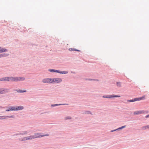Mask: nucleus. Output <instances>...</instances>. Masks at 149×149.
<instances>
[{
    "mask_svg": "<svg viewBox=\"0 0 149 149\" xmlns=\"http://www.w3.org/2000/svg\"><path fill=\"white\" fill-rule=\"evenodd\" d=\"M14 117L15 116L13 115L10 116H7V117L8 118H14Z\"/></svg>",
    "mask_w": 149,
    "mask_h": 149,
    "instance_id": "cd10ccee",
    "label": "nucleus"
},
{
    "mask_svg": "<svg viewBox=\"0 0 149 149\" xmlns=\"http://www.w3.org/2000/svg\"><path fill=\"white\" fill-rule=\"evenodd\" d=\"M29 136L30 140H32L34 139L33 135H31Z\"/></svg>",
    "mask_w": 149,
    "mask_h": 149,
    "instance_id": "393cba45",
    "label": "nucleus"
},
{
    "mask_svg": "<svg viewBox=\"0 0 149 149\" xmlns=\"http://www.w3.org/2000/svg\"><path fill=\"white\" fill-rule=\"evenodd\" d=\"M145 117L146 118H149V114L148 115H147Z\"/></svg>",
    "mask_w": 149,
    "mask_h": 149,
    "instance_id": "4c0bfd02",
    "label": "nucleus"
},
{
    "mask_svg": "<svg viewBox=\"0 0 149 149\" xmlns=\"http://www.w3.org/2000/svg\"><path fill=\"white\" fill-rule=\"evenodd\" d=\"M7 50L6 49L0 47V53L6 52Z\"/></svg>",
    "mask_w": 149,
    "mask_h": 149,
    "instance_id": "f8f14e48",
    "label": "nucleus"
},
{
    "mask_svg": "<svg viewBox=\"0 0 149 149\" xmlns=\"http://www.w3.org/2000/svg\"><path fill=\"white\" fill-rule=\"evenodd\" d=\"M26 140H30L29 136L26 137Z\"/></svg>",
    "mask_w": 149,
    "mask_h": 149,
    "instance_id": "f704fd0d",
    "label": "nucleus"
},
{
    "mask_svg": "<svg viewBox=\"0 0 149 149\" xmlns=\"http://www.w3.org/2000/svg\"><path fill=\"white\" fill-rule=\"evenodd\" d=\"M59 74H66L68 73V72L66 71H60Z\"/></svg>",
    "mask_w": 149,
    "mask_h": 149,
    "instance_id": "a211bd4d",
    "label": "nucleus"
},
{
    "mask_svg": "<svg viewBox=\"0 0 149 149\" xmlns=\"http://www.w3.org/2000/svg\"><path fill=\"white\" fill-rule=\"evenodd\" d=\"M19 140L21 141H26V137H23V138H22L21 139H19Z\"/></svg>",
    "mask_w": 149,
    "mask_h": 149,
    "instance_id": "5701e85b",
    "label": "nucleus"
},
{
    "mask_svg": "<svg viewBox=\"0 0 149 149\" xmlns=\"http://www.w3.org/2000/svg\"><path fill=\"white\" fill-rule=\"evenodd\" d=\"M52 83H59L61 82L62 81L61 79L59 78H54L52 79Z\"/></svg>",
    "mask_w": 149,
    "mask_h": 149,
    "instance_id": "7ed1b4c3",
    "label": "nucleus"
},
{
    "mask_svg": "<svg viewBox=\"0 0 149 149\" xmlns=\"http://www.w3.org/2000/svg\"><path fill=\"white\" fill-rule=\"evenodd\" d=\"M84 113L90 114H91V115H92V114L91 112V111H86L85 113Z\"/></svg>",
    "mask_w": 149,
    "mask_h": 149,
    "instance_id": "b1692460",
    "label": "nucleus"
},
{
    "mask_svg": "<svg viewBox=\"0 0 149 149\" xmlns=\"http://www.w3.org/2000/svg\"><path fill=\"white\" fill-rule=\"evenodd\" d=\"M118 131L117 130H116V129H115V130H111V132H113L114 131Z\"/></svg>",
    "mask_w": 149,
    "mask_h": 149,
    "instance_id": "e433bc0d",
    "label": "nucleus"
},
{
    "mask_svg": "<svg viewBox=\"0 0 149 149\" xmlns=\"http://www.w3.org/2000/svg\"><path fill=\"white\" fill-rule=\"evenodd\" d=\"M6 90L3 88L0 89V94H3L5 93Z\"/></svg>",
    "mask_w": 149,
    "mask_h": 149,
    "instance_id": "2eb2a0df",
    "label": "nucleus"
},
{
    "mask_svg": "<svg viewBox=\"0 0 149 149\" xmlns=\"http://www.w3.org/2000/svg\"><path fill=\"white\" fill-rule=\"evenodd\" d=\"M24 109V107L22 106H14V111H19L23 110Z\"/></svg>",
    "mask_w": 149,
    "mask_h": 149,
    "instance_id": "39448f33",
    "label": "nucleus"
},
{
    "mask_svg": "<svg viewBox=\"0 0 149 149\" xmlns=\"http://www.w3.org/2000/svg\"><path fill=\"white\" fill-rule=\"evenodd\" d=\"M14 91H16L18 93H23L24 92H26V90H20V89H15L14 90Z\"/></svg>",
    "mask_w": 149,
    "mask_h": 149,
    "instance_id": "1a4fd4ad",
    "label": "nucleus"
},
{
    "mask_svg": "<svg viewBox=\"0 0 149 149\" xmlns=\"http://www.w3.org/2000/svg\"><path fill=\"white\" fill-rule=\"evenodd\" d=\"M1 107V106H0V107Z\"/></svg>",
    "mask_w": 149,
    "mask_h": 149,
    "instance_id": "a19ab883",
    "label": "nucleus"
},
{
    "mask_svg": "<svg viewBox=\"0 0 149 149\" xmlns=\"http://www.w3.org/2000/svg\"><path fill=\"white\" fill-rule=\"evenodd\" d=\"M142 130H145L147 129H148V126L147 125H146L145 126H143L141 128Z\"/></svg>",
    "mask_w": 149,
    "mask_h": 149,
    "instance_id": "412c9836",
    "label": "nucleus"
},
{
    "mask_svg": "<svg viewBox=\"0 0 149 149\" xmlns=\"http://www.w3.org/2000/svg\"><path fill=\"white\" fill-rule=\"evenodd\" d=\"M41 133H35L33 135L34 139L43 137L45 136H48L49 135L48 134L43 135H41Z\"/></svg>",
    "mask_w": 149,
    "mask_h": 149,
    "instance_id": "f257e3e1",
    "label": "nucleus"
},
{
    "mask_svg": "<svg viewBox=\"0 0 149 149\" xmlns=\"http://www.w3.org/2000/svg\"><path fill=\"white\" fill-rule=\"evenodd\" d=\"M127 101L128 102H134L133 100V99H132V100H127Z\"/></svg>",
    "mask_w": 149,
    "mask_h": 149,
    "instance_id": "473e14b6",
    "label": "nucleus"
},
{
    "mask_svg": "<svg viewBox=\"0 0 149 149\" xmlns=\"http://www.w3.org/2000/svg\"><path fill=\"white\" fill-rule=\"evenodd\" d=\"M48 71L52 72H54L55 69H50L48 70Z\"/></svg>",
    "mask_w": 149,
    "mask_h": 149,
    "instance_id": "a878e982",
    "label": "nucleus"
},
{
    "mask_svg": "<svg viewBox=\"0 0 149 149\" xmlns=\"http://www.w3.org/2000/svg\"><path fill=\"white\" fill-rule=\"evenodd\" d=\"M148 126V129H149V125H147Z\"/></svg>",
    "mask_w": 149,
    "mask_h": 149,
    "instance_id": "ea45409f",
    "label": "nucleus"
},
{
    "mask_svg": "<svg viewBox=\"0 0 149 149\" xmlns=\"http://www.w3.org/2000/svg\"><path fill=\"white\" fill-rule=\"evenodd\" d=\"M18 135H20V134H19V133H17V134H14L13 135V136H16Z\"/></svg>",
    "mask_w": 149,
    "mask_h": 149,
    "instance_id": "72a5a7b5",
    "label": "nucleus"
},
{
    "mask_svg": "<svg viewBox=\"0 0 149 149\" xmlns=\"http://www.w3.org/2000/svg\"><path fill=\"white\" fill-rule=\"evenodd\" d=\"M52 79L51 78H45L43 79L42 80V81L44 83H51V80Z\"/></svg>",
    "mask_w": 149,
    "mask_h": 149,
    "instance_id": "423d86ee",
    "label": "nucleus"
},
{
    "mask_svg": "<svg viewBox=\"0 0 149 149\" xmlns=\"http://www.w3.org/2000/svg\"><path fill=\"white\" fill-rule=\"evenodd\" d=\"M74 51H77L78 52H80L81 51L80 50H78V49H76L75 48Z\"/></svg>",
    "mask_w": 149,
    "mask_h": 149,
    "instance_id": "c9c22d12",
    "label": "nucleus"
},
{
    "mask_svg": "<svg viewBox=\"0 0 149 149\" xmlns=\"http://www.w3.org/2000/svg\"><path fill=\"white\" fill-rule=\"evenodd\" d=\"M145 98V96H143L142 97H138V101H140V100H143Z\"/></svg>",
    "mask_w": 149,
    "mask_h": 149,
    "instance_id": "aec40b11",
    "label": "nucleus"
},
{
    "mask_svg": "<svg viewBox=\"0 0 149 149\" xmlns=\"http://www.w3.org/2000/svg\"><path fill=\"white\" fill-rule=\"evenodd\" d=\"M126 126V125H125L123 126H121V127H120L116 129V130H117L118 131L120 130H122V129H123V128H125Z\"/></svg>",
    "mask_w": 149,
    "mask_h": 149,
    "instance_id": "f3484780",
    "label": "nucleus"
},
{
    "mask_svg": "<svg viewBox=\"0 0 149 149\" xmlns=\"http://www.w3.org/2000/svg\"><path fill=\"white\" fill-rule=\"evenodd\" d=\"M144 113L143 110H140L139 111H136L134 112V115H139V114H142Z\"/></svg>",
    "mask_w": 149,
    "mask_h": 149,
    "instance_id": "0eeeda50",
    "label": "nucleus"
},
{
    "mask_svg": "<svg viewBox=\"0 0 149 149\" xmlns=\"http://www.w3.org/2000/svg\"><path fill=\"white\" fill-rule=\"evenodd\" d=\"M28 133V132L27 131H22L21 132H19V134H20V135H23L26 134H27Z\"/></svg>",
    "mask_w": 149,
    "mask_h": 149,
    "instance_id": "dca6fc26",
    "label": "nucleus"
},
{
    "mask_svg": "<svg viewBox=\"0 0 149 149\" xmlns=\"http://www.w3.org/2000/svg\"><path fill=\"white\" fill-rule=\"evenodd\" d=\"M14 111V106H10L8 108V109L6 110V111Z\"/></svg>",
    "mask_w": 149,
    "mask_h": 149,
    "instance_id": "9d476101",
    "label": "nucleus"
},
{
    "mask_svg": "<svg viewBox=\"0 0 149 149\" xmlns=\"http://www.w3.org/2000/svg\"><path fill=\"white\" fill-rule=\"evenodd\" d=\"M74 49H75V48H69V50L70 51H74Z\"/></svg>",
    "mask_w": 149,
    "mask_h": 149,
    "instance_id": "2f4dec72",
    "label": "nucleus"
},
{
    "mask_svg": "<svg viewBox=\"0 0 149 149\" xmlns=\"http://www.w3.org/2000/svg\"><path fill=\"white\" fill-rule=\"evenodd\" d=\"M133 99V100L134 102L137 101H138V97H136V98H135Z\"/></svg>",
    "mask_w": 149,
    "mask_h": 149,
    "instance_id": "c85d7f7f",
    "label": "nucleus"
},
{
    "mask_svg": "<svg viewBox=\"0 0 149 149\" xmlns=\"http://www.w3.org/2000/svg\"><path fill=\"white\" fill-rule=\"evenodd\" d=\"M118 87H120L121 86V83L120 82H117L116 83Z\"/></svg>",
    "mask_w": 149,
    "mask_h": 149,
    "instance_id": "4be33fe9",
    "label": "nucleus"
},
{
    "mask_svg": "<svg viewBox=\"0 0 149 149\" xmlns=\"http://www.w3.org/2000/svg\"><path fill=\"white\" fill-rule=\"evenodd\" d=\"M8 77H4L0 78L1 81H8Z\"/></svg>",
    "mask_w": 149,
    "mask_h": 149,
    "instance_id": "9b49d317",
    "label": "nucleus"
},
{
    "mask_svg": "<svg viewBox=\"0 0 149 149\" xmlns=\"http://www.w3.org/2000/svg\"><path fill=\"white\" fill-rule=\"evenodd\" d=\"M86 80H88L89 81L94 80V81H98V80L94 79H86Z\"/></svg>",
    "mask_w": 149,
    "mask_h": 149,
    "instance_id": "bb28decb",
    "label": "nucleus"
},
{
    "mask_svg": "<svg viewBox=\"0 0 149 149\" xmlns=\"http://www.w3.org/2000/svg\"><path fill=\"white\" fill-rule=\"evenodd\" d=\"M7 118V116H0V120L6 119Z\"/></svg>",
    "mask_w": 149,
    "mask_h": 149,
    "instance_id": "6ab92c4d",
    "label": "nucleus"
},
{
    "mask_svg": "<svg viewBox=\"0 0 149 149\" xmlns=\"http://www.w3.org/2000/svg\"><path fill=\"white\" fill-rule=\"evenodd\" d=\"M71 72L72 73H74V74L75 73V72Z\"/></svg>",
    "mask_w": 149,
    "mask_h": 149,
    "instance_id": "58836bf2",
    "label": "nucleus"
},
{
    "mask_svg": "<svg viewBox=\"0 0 149 149\" xmlns=\"http://www.w3.org/2000/svg\"><path fill=\"white\" fill-rule=\"evenodd\" d=\"M68 105L67 104H52L51 105V107H53L55 106H60L61 105Z\"/></svg>",
    "mask_w": 149,
    "mask_h": 149,
    "instance_id": "6e6552de",
    "label": "nucleus"
},
{
    "mask_svg": "<svg viewBox=\"0 0 149 149\" xmlns=\"http://www.w3.org/2000/svg\"><path fill=\"white\" fill-rule=\"evenodd\" d=\"M8 81H14V77H8Z\"/></svg>",
    "mask_w": 149,
    "mask_h": 149,
    "instance_id": "ddd939ff",
    "label": "nucleus"
},
{
    "mask_svg": "<svg viewBox=\"0 0 149 149\" xmlns=\"http://www.w3.org/2000/svg\"><path fill=\"white\" fill-rule=\"evenodd\" d=\"M120 96L119 95H105L103 96L102 97L103 98H112L114 97H120Z\"/></svg>",
    "mask_w": 149,
    "mask_h": 149,
    "instance_id": "f03ea898",
    "label": "nucleus"
},
{
    "mask_svg": "<svg viewBox=\"0 0 149 149\" xmlns=\"http://www.w3.org/2000/svg\"><path fill=\"white\" fill-rule=\"evenodd\" d=\"M25 79V78L24 77H14V81L17 82L20 81H23Z\"/></svg>",
    "mask_w": 149,
    "mask_h": 149,
    "instance_id": "20e7f679",
    "label": "nucleus"
},
{
    "mask_svg": "<svg viewBox=\"0 0 149 149\" xmlns=\"http://www.w3.org/2000/svg\"><path fill=\"white\" fill-rule=\"evenodd\" d=\"M60 70H55L54 72H57V73H59V72H60Z\"/></svg>",
    "mask_w": 149,
    "mask_h": 149,
    "instance_id": "c756f323",
    "label": "nucleus"
},
{
    "mask_svg": "<svg viewBox=\"0 0 149 149\" xmlns=\"http://www.w3.org/2000/svg\"><path fill=\"white\" fill-rule=\"evenodd\" d=\"M9 55V54L7 53H3L1 54H0V58L3 57H6L7 56Z\"/></svg>",
    "mask_w": 149,
    "mask_h": 149,
    "instance_id": "4468645a",
    "label": "nucleus"
},
{
    "mask_svg": "<svg viewBox=\"0 0 149 149\" xmlns=\"http://www.w3.org/2000/svg\"><path fill=\"white\" fill-rule=\"evenodd\" d=\"M71 119V117L68 116L65 117V119L66 120H68V119Z\"/></svg>",
    "mask_w": 149,
    "mask_h": 149,
    "instance_id": "7c9ffc66",
    "label": "nucleus"
}]
</instances>
